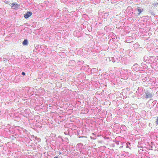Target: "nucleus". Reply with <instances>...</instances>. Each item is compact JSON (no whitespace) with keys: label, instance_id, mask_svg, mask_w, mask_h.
I'll return each mask as SVG.
<instances>
[{"label":"nucleus","instance_id":"nucleus-2","mask_svg":"<svg viewBox=\"0 0 158 158\" xmlns=\"http://www.w3.org/2000/svg\"><path fill=\"white\" fill-rule=\"evenodd\" d=\"M32 13L30 11H28L24 15V17L25 19H27L32 15Z\"/></svg>","mask_w":158,"mask_h":158},{"label":"nucleus","instance_id":"nucleus-7","mask_svg":"<svg viewBox=\"0 0 158 158\" xmlns=\"http://www.w3.org/2000/svg\"><path fill=\"white\" fill-rule=\"evenodd\" d=\"M22 75L24 76L25 75V73L24 72H22Z\"/></svg>","mask_w":158,"mask_h":158},{"label":"nucleus","instance_id":"nucleus-6","mask_svg":"<svg viewBox=\"0 0 158 158\" xmlns=\"http://www.w3.org/2000/svg\"><path fill=\"white\" fill-rule=\"evenodd\" d=\"M156 126L158 125V117H157L156 119Z\"/></svg>","mask_w":158,"mask_h":158},{"label":"nucleus","instance_id":"nucleus-8","mask_svg":"<svg viewBox=\"0 0 158 158\" xmlns=\"http://www.w3.org/2000/svg\"><path fill=\"white\" fill-rule=\"evenodd\" d=\"M54 158H58L57 157V156H55L54 157Z\"/></svg>","mask_w":158,"mask_h":158},{"label":"nucleus","instance_id":"nucleus-1","mask_svg":"<svg viewBox=\"0 0 158 158\" xmlns=\"http://www.w3.org/2000/svg\"><path fill=\"white\" fill-rule=\"evenodd\" d=\"M146 95L145 98H150L152 97V94L148 91H147L145 93Z\"/></svg>","mask_w":158,"mask_h":158},{"label":"nucleus","instance_id":"nucleus-4","mask_svg":"<svg viewBox=\"0 0 158 158\" xmlns=\"http://www.w3.org/2000/svg\"><path fill=\"white\" fill-rule=\"evenodd\" d=\"M137 10L138 11V15H139L141 14V12H142L143 10V9L139 7L137 8Z\"/></svg>","mask_w":158,"mask_h":158},{"label":"nucleus","instance_id":"nucleus-3","mask_svg":"<svg viewBox=\"0 0 158 158\" xmlns=\"http://www.w3.org/2000/svg\"><path fill=\"white\" fill-rule=\"evenodd\" d=\"M19 5L16 4L14 3H12L11 4L10 6L11 7H13L14 9H16L19 6Z\"/></svg>","mask_w":158,"mask_h":158},{"label":"nucleus","instance_id":"nucleus-5","mask_svg":"<svg viewBox=\"0 0 158 158\" xmlns=\"http://www.w3.org/2000/svg\"><path fill=\"white\" fill-rule=\"evenodd\" d=\"M28 41L27 40L25 39L23 42V44L24 45H27V44Z\"/></svg>","mask_w":158,"mask_h":158},{"label":"nucleus","instance_id":"nucleus-9","mask_svg":"<svg viewBox=\"0 0 158 158\" xmlns=\"http://www.w3.org/2000/svg\"><path fill=\"white\" fill-rule=\"evenodd\" d=\"M61 154V152H59V155H60Z\"/></svg>","mask_w":158,"mask_h":158}]
</instances>
